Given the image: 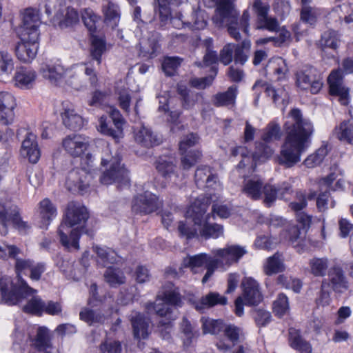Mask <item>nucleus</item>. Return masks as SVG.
<instances>
[{
    "mask_svg": "<svg viewBox=\"0 0 353 353\" xmlns=\"http://www.w3.org/2000/svg\"><path fill=\"white\" fill-rule=\"evenodd\" d=\"M103 276L105 282L114 288L124 284L126 281L123 272L119 268L113 267L108 268L104 272Z\"/></svg>",
    "mask_w": 353,
    "mask_h": 353,
    "instance_id": "nucleus-36",
    "label": "nucleus"
},
{
    "mask_svg": "<svg viewBox=\"0 0 353 353\" xmlns=\"http://www.w3.org/2000/svg\"><path fill=\"white\" fill-rule=\"evenodd\" d=\"M273 310L274 313L282 316L285 314L289 310L288 299L284 294H279L276 299L273 303Z\"/></svg>",
    "mask_w": 353,
    "mask_h": 353,
    "instance_id": "nucleus-60",
    "label": "nucleus"
},
{
    "mask_svg": "<svg viewBox=\"0 0 353 353\" xmlns=\"http://www.w3.org/2000/svg\"><path fill=\"white\" fill-rule=\"evenodd\" d=\"M41 24L39 12L32 8H27L23 12L22 24L19 29L21 42L16 48V56L23 63H30L39 49Z\"/></svg>",
    "mask_w": 353,
    "mask_h": 353,
    "instance_id": "nucleus-2",
    "label": "nucleus"
},
{
    "mask_svg": "<svg viewBox=\"0 0 353 353\" xmlns=\"http://www.w3.org/2000/svg\"><path fill=\"white\" fill-rule=\"evenodd\" d=\"M192 21H188V28L195 30H203L207 26L208 16L206 12L198 9L192 12Z\"/></svg>",
    "mask_w": 353,
    "mask_h": 353,
    "instance_id": "nucleus-47",
    "label": "nucleus"
},
{
    "mask_svg": "<svg viewBox=\"0 0 353 353\" xmlns=\"http://www.w3.org/2000/svg\"><path fill=\"white\" fill-rule=\"evenodd\" d=\"M115 101V97L111 90H96L92 93L88 105L97 108H103L110 105Z\"/></svg>",
    "mask_w": 353,
    "mask_h": 353,
    "instance_id": "nucleus-24",
    "label": "nucleus"
},
{
    "mask_svg": "<svg viewBox=\"0 0 353 353\" xmlns=\"http://www.w3.org/2000/svg\"><path fill=\"white\" fill-rule=\"evenodd\" d=\"M63 109L61 114L63 124L68 129L77 130L83 125V120L82 117L79 114L74 105L65 103L63 104Z\"/></svg>",
    "mask_w": 353,
    "mask_h": 353,
    "instance_id": "nucleus-18",
    "label": "nucleus"
},
{
    "mask_svg": "<svg viewBox=\"0 0 353 353\" xmlns=\"http://www.w3.org/2000/svg\"><path fill=\"white\" fill-rule=\"evenodd\" d=\"M210 204L208 198H198L191 204L186 212V216L192 219L194 225L201 226L205 221V213Z\"/></svg>",
    "mask_w": 353,
    "mask_h": 353,
    "instance_id": "nucleus-15",
    "label": "nucleus"
},
{
    "mask_svg": "<svg viewBox=\"0 0 353 353\" xmlns=\"http://www.w3.org/2000/svg\"><path fill=\"white\" fill-rule=\"evenodd\" d=\"M181 155L182 156L181 166L184 170H189L201 159L202 154L199 150H193Z\"/></svg>",
    "mask_w": 353,
    "mask_h": 353,
    "instance_id": "nucleus-54",
    "label": "nucleus"
},
{
    "mask_svg": "<svg viewBox=\"0 0 353 353\" xmlns=\"http://www.w3.org/2000/svg\"><path fill=\"white\" fill-rule=\"evenodd\" d=\"M210 216V214H208L205 216V221L203 222L202 225H201V228L200 229L199 234L201 236L203 237L205 239L210 238L217 239L223 235V225L217 223H208V220Z\"/></svg>",
    "mask_w": 353,
    "mask_h": 353,
    "instance_id": "nucleus-30",
    "label": "nucleus"
},
{
    "mask_svg": "<svg viewBox=\"0 0 353 353\" xmlns=\"http://www.w3.org/2000/svg\"><path fill=\"white\" fill-rule=\"evenodd\" d=\"M243 299L247 305H257L263 300L258 282L251 277L245 278L242 281Z\"/></svg>",
    "mask_w": 353,
    "mask_h": 353,
    "instance_id": "nucleus-14",
    "label": "nucleus"
},
{
    "mask_svg": "<svg viewBox=\"0 0 353 353\" xmlns=\"http://www.w3.org/2000/svg\"><path fill=\"white\" fill-rule=\"evenodd\" d=\"M224 325L222 320L207 319L203 321V332L204 334H217L223 331Z\"/></svg>",
    "mask_w": 353,
    "mask_h": 353,
    "instance_id": "nucleus-51",
    "label": "nucleus"
},
{
    "mask_svg": "<svg viewBox=\"0 0 353 353\" xmlns=\"http://www.w3.org/2000/svg\"><path fill=\"white\" fill-rule=\"evenodd\" d=\"M267 96L270 97L276 104L288 103L289 95L285 90H265Z\"/></svg>",
    "mask_w": 353,
    "mask_h": 353,
    "instance_id": "nucleus-62",
    "label": "nucleus"
},
{
    "mask_svg": "<svg viewBox=\"0 0 353 353\" xmlns=\"http://www.w3.org/2000/svg\"><path fill=\"white\" fill-rule=\"evenodd\" d=\"M195 183L197 186H202L205 183L208 188L213 187L218 181V176L211 172L208 166L199 167L194 174Z\"/></svg>",
    "mask_w": 353,
    "mask_h": 353,
    "instance_id": "nucleus-29",
    "label": "nucleus"
},
{
    "mask_svg": "<svg viewBox=\"0 0 353 353\" xmlns=\"http://www.w3.org/2000/svg\"><path fill=\"white\" fill-rule=\"evenodd\" d=\"M289 115L291 120L284 125L285 137L279 158V163L288 168L300 161L314 132L312 123L303 117L299 109L291 110Z\"/></svg>",
    "mask_w": 353,
    "mask_h": 353,
    "instance_id": "nucleus-1",
    "label": "nucleus"
},
{
    "mask_svg": "<svg viewBox=\"0 0 353 353\" xmlns=\"http://www.w3.org/2000/svg\"><path fill=\"white\" fill-rule=\"evenodd\" d=\"M105 152L108 156L101 159V165L105 166L110 163V168L100 177L101 183L108 185L117 182L120 185H129L128 172L123 166H121L119 157L117 154L110 157L108 148L105 150Z\"/></svg>",
    "mask_w": 353,
    "mask_h": 353,
    "instance_id": "nucleus-5",
    "label": "nucleus"
},
{
    "mask_svg": "<svg viewBox=\"0 0 353 353\" xmlns=\"http://www.w3.org/2000/svg\"><path fill=\"white\" fill-rule=\"evenodd\" d=\"M327 154V146H321L314 154L310 155L305 161L304 164L307 168H314L319 165Z\"/></svg>",
    "mask_w": 353,
    "mask_h": 353,
    "instance_id": "nucleus-56",
    "label": "nucleus"
},
{
    "mask_svg": "<svg viewBox=\"0 0 353 353\" xmlns=\"http://www.w3.org/2000/svg\"><path fill=\"white\" fill-rule=\"evenodd\" d=\"M215 259L220 260V265H230L238 263L239 261L247 253L245 247L239 245H227L223 249H216L212 251Z\"/></svg>",
    "mask_w": 353,
    "mask_h": 353,
    "instance_id": "nucleus-9",
    "label": "nucleus"
},
{
    "mask_svg": "<svg viewBox=\"0 0 353 353\" xmlns=\"http://www.w3.org/2000/svg\"><path fill=\"white\" fill-rule=\"evenodd\" d=\"M21 155L28 159L32 163H36L41 156L37 141V136L32 132H26L21 148Z\"/></svg>",
    "mask_w": 353,
    "mask_h": 353,
    "instance_id": "nucleus-16",
    "label": "nucleus"
},
{
    "mask_svg": "<svg viewBox=\"0 0 353 353\" xmlns=\"http://www.w3.org/2000/svg\"><path fill=\"white\" fill-rule=\"evenodd\" d=\"M145 309L149 314L154 313L159 316L164 318L158 322L160 326L169 327L170 323L175 319L172 307L160 299L159 296H157L154 303H146Z\"/></svg>",
    "mask_w": 353,
    "mask_h": 353,
    "instance_id": "nucleus-11",
    "label": "nucleus"
},
{
    "mask_svg": "<svg viewBox=\"0 0 353 353\" xmlns=\"http://www.w3.org/2000/svg\"><path fill=\"white\" fill-rule=\"evenodd\" d=\"M80 319L90 325L95 323H103L105 321V316L100 312L84 308L80 314Z\"/></svg>",
    "mask_w": 353,
    "mask_h": 353,
    "instance_id": "nucleus-45",
    "label": "nucleus"
},
{
    "mask_svg": "<svg viewBox=\"0 0 353 353\" xmlns=\"http://www.w3.org/2000/svg\"><path fill=\"white\" fill-rule=\"evenodd\" d=\"M263 185L261 179H249L244 183L243 192L252 200H259L262 198Z\"/></svg>",
    "mask_w": 353,
    "mask_h": 353,
    "instance_id": "nucleus-31",
    "label": "nucleus"
},
{
    "mask_svg": "<svg viewBox=\"0 0 353 353\" xmlns=\"http://www.w3.org/2000/svg\"><path fill=\"white\" fill-rule=\"evenodd\" d=\"M156 168L165 179L170 178L174 174L176 160L171 157H160L157 161Z\"/></svg>",
    "mask_w": 353,
    "mask_h": 353,
    "instance_id": "nucleus-35",
    "label": "nucleus"
},
{
    "mask_svg": "<svg viewBox=\"0 0 353 353\" xmlns=\"http://www.w3.org/2000/svg\"><path fill=\"white\" fill-rule=\"evenodd\" d=\"M44 302L39 296H33L23 307L26 313L41 315L43 312Z\"/></svg>",
    "mask_w": 353,
    "mask_h": 353,
    "instance_id": "nucleus-53",
    "label": "nucleus"
},
{
    "mask_svg": "<svg viewBox=\"0 0 353 353\" xmlns=\"http://www.w3.org/2000/svg\"><path fill=\"white\" fill-rule=\"evenodd\" d=\"M93 249L103 263V265L117 263L118 256L113 250L108 248H101L97 245L94 246Z\"/></svg>",
    "mask_w": 353,
    "mask_h": 353,
    "instance_id": "nucleus-43",
    "label": "nucleus"
},
{
    "mask_svg": "<svg viewBox=\"0 0 353 353\" xmlns=\"http://www.w3.org/2000/svg\"><path fill=\"white\" fill-rule=\"evenodd\" d=\"M41 73L52 85L57 86L64 77L65 70L59 64L54 65H46L41 68Z\"/></svg>",
    "mask_w": 353,
    "mask_h": 353,
    "instance_id": "nucleus-26",
    "label": "nucleus"
},
{
    "mask_svg": "<svg viewBox=\"0 0 353 353\" xmlns=\"http://www.w3.org/2000/svg\"><path fill=\"white\" fill-rule=\"evenodd\" d=\"M336 137L350 144H353V124L350 121H343L335 128Z\"/></svg>",
    "mask_w": 353,
    "mask_h": 353,
    "instance_id": "nucleus-41",
    "label": "nucleus"
},
{
    "mask_svg": "<svg viewBox=\"0 0 353 353\" xmlns=\"http://www.w3.org/2000/svg\"><path fill=\"white\" fill-rule=\"evenodd\" d=\"M214 258H212L210 256H208L206 254L202 253L199 254H196L192 256L188 257L184 259V265L188 267H190L192 268H199L203 265H205L207 267L208 263L210 260L214 259Z\"/></svg>",
    "mask_w": 353,
    "mask_h": 353,
    "instance_id": "nucleus-50",
    "label": "nucleus"
},
{
    "mask_svg": "<svg viewBox=\"0 0 353 353\" xmlns=\"http://www.w3.org/2000/svg\"><path fill=\"white\" fill-rule=\"evenodd\" d=\"M34 345L39 351H47L50 347V338L47 328L40 327L37 330V335L34 341Z\"/></svg>",
    "mask_w": 353,
    "mask_h": 353,
    "instance_id": "nucleus-44",
    "label": "nucleus"
},
{
    "mask_svg": "<svg viewBox=\"0 0 353 353\" xmlns=\"http://www.w3.org/2000/svg\"><path fill=\"white\" fill-rule=\"evenodd\" d=\"M39 214L41 228H46L57 216V208L48 199H44L39 203Z\"/></svg>",
    "mask_w": 353,
    "mask_h": 353,
    "instance_id": "nucleus-21",
    "label": "nucleus"
},
{
    "mask_svg": "<svg viewBox=\"0 0 353 353\" xmlns=\"http://www.w3.org/2000/svg\"><path fill=\"white\" fill-rule=\"evenodd\" d=\"M236 90H227L217 93L213 97L212 102L216 106L233 105L235 103Z\"/></svg>",
    "mask_w": 353,
    "mask_h": 353,
    "instance_id": "nucleus-38",
    "label": "nucleus"
},
{
    "mask_svg": "<svg viewBox=\"0 0 353 353\" xmlns=\"http://www.w3.org/2000/svg\"><path fill=\"white\" fill-rule=\"evenodd\" d=\"M89 217L87 209L78 203L68 204L65 216L58 233L61 244L68 250H79V240L83 232V225Z\"/></svg>",
    "mask_w": 353,
    "mask_h": 353,
    "instance_id": "nucleus-3",
    "label": "nucleus"
},
{
    "mask_svg": "<svg viewBox=\"0 0 353 353\" xmlns=\"http://www.w3.org/2000/svg\"><path fill=\"white\" fill-rule=\"evenodd\" d=\"M279 28V23L276 18L269 17L268 14L257 19L256 28L265 29L270 32H277Z\"/></svg>",
    "mask_w": 353,
    "mask_h": 353,
    "instance_id": "nucleus-55",
    "label": "nucleus"
},
{
    "mask_svg": "<svg viewBox=\"0 0 353 353\" xmlns=\"http://www.w3.org/2000/svg\"><path fill=\"white\" fill-rule=\"evenodd\" d=\"M327 287L331 288L335 292L342 293L349 288V283L343 270L339 266H334L328 272V279H326Z\"/></svg>",
    "mask_w": 353,
    "mask_h": 353,
    "instance_id": "nucleus-17",
    "label": "nucleus"
},
{
    "mask_svg": "<svg viewBox=\"0 0 353 353\" xmlns=\"http://www.w3.org/2000/svg\"><path fill=\"white\" fill-rule=\"evenodd\" d=\"M273 72L276 75V80L281 81L286 78L289 69L286 61L281 57L274 58L270 60Z\"/></svg>",
    "mask_w": 353,
    "mask_h": 353,
    "instance_id": "nucleus-46",
    "label": "nucleus"
},
{
    "mask_svg": "<svg viewBox=\"0 0 353 353\" xmlns=\"http://www.w3.org/2000/svg\"><path fill=\"white\" fill-rule=\"evenodd\" d=\"M237 16L238 12L232 6V0H223L212 20L218 27H223L225 23L230 35L239 41L241 38L239 30H243L246 34H248L250 14L248 9L245 10L239 22Z\"/></svg>",
    "mask_w": 353,
    "mask_h": 353,
    "instance_id": "nucleus-4",
    "label": "nucleus"
},
{
    "mask_svg": "<svg viewBox=\"0 0 353 353\" xmlns=\"http://www.w3.org/2000/svg\"><path fill=\"white\" fill-rule=\"evenodd\" d=\"M296 83L298 87L302 88H321L322 78L317 70L313 67H307L296 74Z\"/></svg>",
    "mask_w": 353,
    "mask_h": 353,
    "instance_id": "nucleus-13",
    "label": "nucleus"
},
{
    "mask_svg": "<svg viewBox=\"0 0 353 353\" xmlns=\"http://www.w3.org/2000/svg\"><path fill=\"white\" fill-rule=\"evenodd\" d=\"M82 20L85 26L90 32L96 30V23L99 17L90 8L85 9L81 14Z\"/></svg>",
    "mask_w": 353,
    "mask_h": 353,
    "instance_id": "nucleus-63",
    "label": "nucleus"
},
{
    "mask_svg": "<svg viewBox=\"0 0 353 353\" xmlns=\"http://www.w3.org/2000/svg\"><path fill=\"white\" fill-rule=\"evenodd\" d=\"M90 175L83 169L76 168L70 170L66 177L65 186L74 193L83 194L89 187Z\"/></svg>",
    "mask_w": 353,
    "mask_h": 353,
    "instance_id": "nucleus-8",
    "label": "nucleus"
},
{
    "mask_svg": "<svg viewBox=\"0 0 353 353\" xmlns=\"http://www.w3.org/2000/svg\"><path fill=\"white\" fill-rule=\"evenodd\" d=\"M17 106L14 97L6 91L0 92V123L5 125H11L15 118L14 110Z\"/></svg>",
    "mask_w": 353,
    "mask_h": 353,
    "instance_id": "nucleus-12",
    "label": "nucleus"
},
{
    "mask_svg": "<svg viewBox=\"0 0 353 353\" xmlns=\"http://www.w3.org/2000/svg\"><path fill=\"white\" fill-rule=\"evenodd\" d=\"M329 265L327 258H313L310 260V272L315 276H324Z\"/></svg>",
    "mask_w": 353,
    "mask_h": 353,
    "instance_id": "nucleus-39",
    "label": "nucleus"
},
{
    "mask_svg": "<svg viewBox=\"0 0 353 353\" xmlns=\"http://www.w3.org/2000/svg\"><path fill=\"white\" fill-rule=\"evenodd\" d=\"M157 296L163 301L172 307H181L182 305L181 296L179 289L172 283H166L163 286L162 292Z\"/></svg>",
    "mask_w": 353,
    "mask_h": 353,
    "instance_id": "nucleus-22",
    "label": "nucleus"
},
{
    "mask_svg": "<svg viewBox=\"0 0 353 353\" xmlns=\"http://www.w3.org/2000/svg\"><path fill=\"white\" fill-rule=\"evenodd\" d=\"M159 45L156 39H149L140 43V55L147 59L157 56Z\"/></svg>",
    "mask_w": 353,
    "mask_h": 353,
    "instance_id": "nucleus-40",
    "label": "nucleus"
},
{
    "mask_svg": "<svg viewBox=\"0 0 353 353\" xmlns=\"http://www.w3.org/2000/svg\"><path fill=\"white\" fill-rule=\"evenodd\" d=\"M131 323L135 338L140 339L148 337L149 324L142 314L139 313L132 317Z\"/></svg>",
    "mask_w": 353,
    "mask_h": 353,
    "instance_id": "nucleus-34",
    "label": "nucleus"
},
{
    "mask_svg": "<svg viewBox=\"0 0 353 353\" xmlns=\"http://www.w3.org/2000/svg\"><path fill=\"white\" fill-rule=\"evenodd\" d=\"M55 18L61 28L76 24L79 20L77 11L70 7H63L59 9Z\"/></svg>",
    "mask_w": 353,
    "mask_h": 353,
    "instance_id": "nucleus-23",
    "label": "nucleus"
},
{
    "mask_svg": "<svg viewBox=\"0 0 353 353\" xmlns=\"http://www.w3.org/2000/svg\"><path fill=\"white\" fill-rule=\"evenodd\" d=\"M110 117L111 118L114 127L112 128L110 125L105 116H101L99 119L97 130L101 134L110 137L116 141H118L123 137V126L125 123V120L119 110L116 108L111 109L110 112Z\"/></svg>",
    "mask_w": 353,
    "mask_h": 353,
    "instance_id": "nucleus-6",
    "label": "nucleus"
},
{
    "mask_svg": "<svg viewBox=\"0 0 353 353\" xmlns=\"http://www.w3.org/2000/svg\"><path fill=\"white\" fill-rule=\"evenodd\" d=\"M101 353H123L122 344L119 341L108 339L99 346Z\"/></svg>",
    "mask_w": 353,
    "mask_h": 353,
    "instance_id": "nucleus-59",
    "label": "nucleus"
},
{
    "mask_svg": "<svg viewBox=\"0 0 353 353\" xmlns=\"http://www.w3.org/2000/svg\"><path fill=\"white\" fill-rule=\"evenodd\" d=\"M14 70V61L10 54L6 51H0V81L8 76Z\"/></svg>",
    "mask_w": 353,
    "mask_h": 353,
    "instance_id": "nucleus-42",
    "label": "nucleus"
},
{
    "mask_svg": "<svg viewBox=\"0 0 353 353\" xmlns=\"http://www.w3.org/2000/svg\"><path fill=\"white\" fill-rule=\"evenodd\" d=\"M199 137L196 134L190 133L183 137L179 142V152L181 154L186 153L188 149L199 142Z\"/></svg>",
    "mask_w": 353,
    "mask_h": 353,
    "instance_id": "nucleus-64",
    "label": "nucleus"
},
{
    "mask_svg": "<svg viewBox=\"0 0 353 353\" xmlns=\"http://www.w3.org/2000/svg\"><path fill=\"white\" fill-rule=\"evenodd\" d=\"M289 343L290 346L301 353H312L311 344L305 341L295 328L289 329Z\"/></svg>",
    "mask_w": 353,
    "mask_h": 353,
    "instance_id": "nucleus-25",
    "label": "nucleus"
},
{
    "mask_svg": "<svg viewBox=\"0 0 353 353\" xmlns=\"http://www.w3.org/2000/svg\"><path fill=\"white\" fill-rule=\"evenodd\" d=\"M264 273L268 276H271L285 270V265L282 254L276 252L273 256L268 257L263 266Z\"/></svg>",
    "mask_w": 353,
    "mask_h": 353,
    "instance_id": "nucleus-28",
    "label": "nucleus"
},
{
    "mask_svg": "<svg viewBox=\"0 0 353 353\" xmlns=\"http://www.w3.org/2000/svg\"><path fill=\"white\" fill-rule=\"evenodd\" d=\"M227 299L217 292H210L201 298L199 301L195 303V309L203 312L205 309L212 307L216 305H226Z\"/></svg>",
    "mask_w": 353,
    "mask_h": 353,
    "instance_id": "nucleus-27",
    "label": "nucleus"
},
{
    "mask_svg": "<svg viewBox=\"0 0 353 353\" xmlns=\"http://www.w3.org/2000/svg\"><path fill=\"white\" fill-rule=\"evenodd\" d=\"M37 78V73L34 70L27 68H19L14 74L15 85L17 86H28L31 85Z\"/></svg>",
    "mask_w": 353,
    "mask_h": 353,
    "instance_id": "nucleus-32",
    "label": "nucleus"
},
{
    "mask_svg": "<svg viewBox=\"0 0 353 353\" xmlns=\"http://www.w3.org/2000/svg\"><path fill=\"white\" fill-rule=\"evenodd\" d=\"M63 146L73 157L81 156L87 149V144L84 139L77 134L66 137L63 141Z\"/></svg>",
    "mask_w": 353,
    "mask_h": 353,
    "instance_id": "nucleus-20",
    "label": "nucleus"
},
{
    "mask_svg": "<svg viewBox=\"0 0 353 353\" xmlns=\"http://www.w3.org/2000/svg\"><path fill=\"white\" fill-rule=\"evenodd\" d=\"M321 10L316 7H303L301 10V19L303 22L310 25L316 23L319 17L321 15Z\"/></svg>",
    "mask_w": 353,
    "mask_h": 353,
    "instance_id": "nucleus-48",
    "label": "nucleus"
},
{
    "mask_svg": "<svg viewBox=\"0 0 353 353\" xmlns=\"http://www.w3.org/2000/svg\"><path fill=\"white\" fill-rule=\"evenodd\" d=\"M103 13L105 22L111 27H115L120 19V12L117 4L108 1L107 5L103 6Z\"/></svg>",
    "mask_w": 353,
    "mask_h": 353,
    "instance_id": "nucleus-37",
    "label": "nucleus"
},
{
    "mask_svg": "<svg viewBox=\"0 0 353 353\" xmlns=\"http://www.w3.org/2000/svg\"><path fill=\"white\" fill-rule=\"evenodd\" d=\"M263 194V203L267 207H271L278 197L276 188L269 183L264 184L262 195Z\"/></svg>",
    "mask_w": 353,
    "mask_h": 353,
    "instance_id": "nucleus-58",
    "label": "nucleus"
},
{
    "mask_svg": "<svg viewBox=\"0 0 353 353\" xmlns=\"http://www.w3.org/2000/svg\"><path fill=\"white\" fill-rule=\"evenodd\" d=\"M182 59L177 57H165L162 63V69L168 76H172L180 66Z\"/></svg>",
    "mask_w": 353,
    "mask_h": 353,
    "instance_id": "nucleus-57",
    "label": "nucleus"
},
{
    "mask_svg": "<svg viewBox=\"0 0 353 353\" xmlns=\"http://www.w3.org/2000/svg\"><path fill=\"white\" fill-rule=\"evenodd\" d=\"M281 132L279 124L274 123H269L264 129L262 139L265 143H270L281 138Z\"/></svg>",
    "mask_w": 353,
    "mask_h": 353,
    "instance_id": "nucleus-52",
    "label": "nucleus"
},
{
    "mask_svg": "<svg viewBox=\"0 0 353 353\" xmlns=\"http://www.w3.org/2000/svg\"><path fill=\"white\" fill-rule=\"evenodd\" d=\"M135 141L145 148H152L160 144L161 141L148 128L143 125L137 128L134 131Z\"/></svg>",
    "mask_w": 353,
    "mask_h": 353,
    "instance_id": "nucleus-19",
    "label": "nucleus"
},
{
    "mask_svg": "<svg viewBox=\"0 0 353 353\" xmlns=\"http://www.w3.org/2000/svg\"><path fill=\"white\" fill-rule=\"evenodd\" d=\"M180 328L183 334V346L188 347L193 343L194 341L197 339L199 333L186 317L183 318Z\"/></svg>",
    "mask_w": 353,
    "mask_h": 353,
    "instance_id": "nucleus-33",
    "label": "nucleus"
},
{
    "mask_svg": "<svg viewBox=\"0 0 353 353\" xmlns=\"http://www.w3.org/2000/svg\"><path fill=\"white\" fill-rule=\"evenodd\" d=\"M10 222L21 233H26L30 228L28 223L21 219L19 210L17 206H12L0 210V224L4 228L5 233L7 232L8 224Z\"/></svg>",
    "mask_w": 353,
    "mask_h": 353,
    "instance_id": "nucleus-10",
    "label": "nucleus"
},
{
    "mask_svg": "<svg viewBox=\"0 0 353 353\" xmlns=\"http://www.w3.org/2000/svg\"><path fill=\"white\" fill-rule=\"evenodd\" d=\"M223 332L227 339L232 343V345L239 342L240 337L243 334L240 327L232 324L225 325Z\"/></svg>",
    "mask_w": 353,
    "mask_h": 353,
    "instance_id": "nucleus-61",
    "label": "nucleus"
},
{
    "mask_svg": "<svg viewBox=\"0 0 353 353\" xmlns=\"http://www.w3.org/2000/svg\"><path fill=\"white\" fill-rule=\"evenodd\" d=\"M340 42L337 32L329 30L323 33L320 40V44L323 48L336 49Z\"/></svg>",
    "mask_w": 353,
    "mask_h": 353,
    "instance_id": "nucleus-49",
    "label": "nucleus"
},
{
    "mask_svg": "<svg viewBox=\"0 0 353 353\" xmlns=\"http://www.w3.org/2000/svg\"><path fill=\"white\" fill-rule=\"evenodd\" d=\"M159 206L158 197L146 191L134 196L132 203V210L137 214L145 215L157 211Z\"/></svg>",
    "mask_w": 353,
    "mask_h": 353,
    "instance_id": "nucleus-7",
    "label": "nucleus"
}]
</instances>
